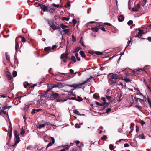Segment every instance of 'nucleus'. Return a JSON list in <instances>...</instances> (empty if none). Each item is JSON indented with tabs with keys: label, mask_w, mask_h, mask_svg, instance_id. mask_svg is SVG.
Instances as JSON below:
<instances>
[{
	"label": "nucleus",
	"mask_w": 151,
	"mask_h": 151,
	"mask_svg": "<svg viewBox=\"0 0 151 151\" xmlns=\"http://www.w3.org/2000/svg\"><path fill=\"white\" fill-rule=\"evenodd\" d=\"M82 37H81L80 40V43H81L82 46L84 47H86V46L84 45L83 41H82Z\"/></svg>",
	"instance_id": "27"
},
{
	"label": "nucleus",
	"mask_w": 151,
	"mask_h": 151,
	"mask_svg": "<svg viewBox=\"0 0 151 151\" xmlns=\"http://www.w3.org/2000/svg\"><path fill=\"white\" fill-rule=\"evenodd\" d=\"M50 97L52 100H54L55 99L60 97L59 94L58 93L55 92L54 91H52V93Z\"/></svg>",
	"instance_id": "3"
},
{
	"label": "nucleus",
	"mask_w": 151,
	"mask_h": 151,
	"mask_svg": "<svg viewBox=\"0 0 151 151\" xmlns=\"http://www.w3.org/2000/svg\"><path fill=\"white\" fill-rule=\"evenodd\" d=\"M18 39L17 37L15 39V49L16 51H17L19 48V45L17 41V39Z\"/></svg>",
	"instance_id": "14"
},
{
	"label": "nucleus",
	"mask_w": 151,
	"mask_h": 151,
	"mask_svg": "<svg viewBox=\"0 0 151 151\" xmlns=\"http://www.w3.org/2000/svg\"><path fill=\"white\" fill-rule=\"evenodd\" d=\"M6 75L7 76V78L9 80H10L12 79V76L11 73L9 71H7L6 72Z\"/></svg>",
	"instance_id": "12"
},
{
	"label": "nucleus",
	"mask_w": 151,
	"mask_h": 151,
	"mask_svg": "<svg viewBox=\"0 0 151 151\" xmlns=\"http://www.w3.org/2000/svg\"><path fill=\"white\" fill-rule=\"evenodd\" d=\"M10 129L9 130V132L7 133L9 137V139L10 140L12 137V129L11 125V124L10 123Z\"/></svg>",
	"instance_id": "7"
},
{
	"label": "nucleus",
	"mask_w": 151,
	"mask_h": 151,
	"mask_svg": "<svg viewBox=\"0 0 151 151\" xmlns=\"http://www.w3.org/2000/svg\"><path fill=\"white\" fill-rule=\"evenodd\" d=\"M14 65H15L16 66H17L18 63V60L17 59L16 57L15 56L14 58Z\"/></svg>",
	"instance_id": "20"
},
{
	"label": "nucleus",
	"mask_w": 151,
	"mask_h": 151,
	"mask_svg": "<svg viewBox=\"0 0 151 151\" xmlns=\"http://www.w3.org/2000/svg\"><path fill=\"white\" fill-rule=\"evenodd\" d=\"M147 99L149 106L151 107V101H150L148 98H147Z\"/></svg>",
	"instance_id": "62"
},
{
	"label": "nucleus",
	"mask_w": 151,
	"mask_h": 151,
	"mask_svg": "<svg viewBox=\"0 0 151 151\" xmlns=\"http://www.w3.org/2000/svg\"><path fill=\"white\" fill-rule=\"evenodd\" d=\"M78 54L76 53L75 54V56L77 60L78 61H80V58L78 57Z\"/></svg>",
	"instance_id": "36"
},
{
	"label": "nucleus",
	"mask_w": 151,
	"mask_h": 151,
	"mask_svg": "<svg viewBox=\"0 0 151 151\" xmlns=\"http://www.w3.org/2000/svg\"><path fill=\"white\" fill-rule=\"evenodd\" d=\"M135 107L136 108H138L139 109H141L142 108V107L141 106H139L137 105H135Z\"/></svg>",
	"instance_id": "64"
},
{
	"label": "nucleus",
	"mask_w": 151,
	"mask_h": 151,
	"mask_svg": "<svg viewBox=\"0 0 151 151\" xmlns=\"http://www.w3.org/2000/svg\"><path fill=\"white\" fill-rule=\"evenodd\" d=\"M122 93H120L119 94V99L117 100V101L118 102H120L121 101L122 99V98H121L122 97Z\"/></svg>",
	"instance_id": "41"
},
{
	"label": "nucleus",
	"mask_w": 151,
	"mask_h": 151,
	"mask_svg": "<svg viewBox=\"0 0 151 151\" xmlns=\"http://www.w3.org/2000/svg\"><path fill=\"white\" fill-rule=\"evenodd\" d=\"M111 110V109L110 108L107 109H106V113H108L110 112Z\"/></svg>",
	"instance_id": "53"
},
{
	"label": "nucleus",
	"mask_w": 151,
	"mask_h": 151,
	"mask_svg": "<svg viewBox=\"0 0 151 151\" xmlns=\"http://www.w3.org/2000/svg\"><path fill=\"white\" fill-rule=\"evenodd\" d=\"M5 55L6 60H7L9 62L10 61L9 56L8 55L7 53V52H6Z\"/></svg>",
	"instance_id": "33"
},
{
	"label": "nucleus",
	"mask_w": 151,
	"mask_h": 151,
	"mask_svg": "<svg viewBox=\"0 0 151 151\" xmlns=\"http://www.w3.org/2000/svg\"><path fill=\"white\" fill-rule=\"evenodd\" d=\"M93 31L98 32L99 29L97 27H91V29Z\"/></svg>",
	"instance_id": "23"
},
{
	"label": "nucleus",
	"mask_w": 151,
	"mask_h": 151,
	"mask_svg": "<svg viewBox=\"0 0 151 151\" xmlns=\"http://www.w3.org/2000/svg\"><path fill=\"white\" fill-rule=\"evenodd\" d=\"M70 31L69 29H64L63 30V32H65V34H67L68 35V33Z\"/></svg>",
	"instance_id": "32"
},
{
	"label": "nucleus",
	"mask_w": 151,
	"mask_h": 151,
	"mask_svg": "<svg viewBox=\"0 0 151 151\" xmlns=\"http://www.w3.org/2000/svg\"><path fill=\"white\" fill-rule=\"evenodd\" d=\"M107 138V137L105 135H104L101 137V139L103 140H105Z\"/></svg>",
	"instance_id": "48"
},
{
	"label": "nucleus",
	"mask_w": 151,
	"mask_h": 151,
	"mask_svg": "<svg viewBox=\"0 0 151 151\" xmlns=\"http://www.w3.org/2000/svg\"><path fill=\"white\" fill-rule=\"evenodd\" d=\"M140 123L141 125L142 126L145 124V122L143 120H141Z\"/></svg>",
	"instance_id": "61"
},
{
	"label": "nucleus",
	"mask_w": 151,
	"mask_h": 151,
	"mask_svg": "<svg viewBox=\"0 0 151 151\" xmlns=\"http://www.w3.org/2000/svg\"><path fill=\"white\" fill-rule=\"evenodd\" d=\"M124 17L122 15H120L118 18V20L120 22L123 21L124 19Z\"/></svg>",
	"instance_id": "18"
},
{
	"label": "nucleus",
	"mask_w": 151,
	"mask_h": 151,
	"mask_svg": "<svg viewBox=\"0 0 151 151\" xmlns=\"http://www.w3.org/2000/svg\"><path fill=\"white\" fill-rule=\"evenodd\" d=\"M140 7V5L139 4H137L136 6L132 9V11L133 12H136L138 11Z\"/></svg>",
	"instance_id": "8"
},
{
	"label": "nucleus",
	"mask_w": 151,
	"mask_h": 151,
	"mask_svg": "<svg viewBox=\"0 0 151 151\" xmlns=\"http://www.w3.org/2000/svg\"><path fill=\"white\" fill-rule=\"evenodd\" d=\"M92 78H93V77L91 76L89 78H88L84 82H83V83H81L79 84H76V85L70 86H73V87L75 89H76L77 88L79 87V86H82V85L85 84L90 79H92Z\"/></svg>",
	"instance_id": "2"
},
{
	"label": "nucleus",
	"mask_w": 151,
	"mask_h": 151,
	"mask_svg": "<svg viewBox=\"0 0 151 151\" xmlns=\"http://www.w3.org/2000/svg\"><path fill=\"white\" fill-rule=\"evenodd\" d=\"M31 105V104H30L29 105H26L24 108V111H25V112L26 113L27 112V113H28L29 111V108L30 107V106Z\"/></svg>",
	"instance_id": "13"
},
{
	"label": "nucleus",
	"mask_w": 151,
	"mask_h": 151,
	"mask_svg": "<svg viewBox=\"0 0 151 151\" xmlns=\"http://www.w3.org/2000/svg\"><path fill=\"white\" fill-rule=\"evenodd\" d=\"M47 11L49 12H50V13H53V12L52 10V9H51V8L50 7H48V8L47 9Z\"/></svg>",
	"instance_id": "47"
},
{
	"label": "nucleus",
	"mask_w": 151,
	"mask_h": 151,
	"mask_svg": "<svg viewBox=\"0 0 151 151\" xmlns=\"http://www.w3.org/2000/svg\"><path fill=\"white\" fill-rule=\"evenodd\" d=\"M81 49L80 47H76L74 50L73 52L74 53H77Z\"/></svg>",
	"instance_id": "24"
},
{
	"label": "nucleus",
	"mask_w": 151,
	"mask_h": 151,
	"mask_svg": "<svg viewBox=\"0 0 151 151\" xmlns=\"http://www.w3.org/2000/svg\"><path fill=\"white\" fill-rule=\"evenodd\" d=\"M1 112L2 113H3L5 114H7L8 115V114L7 113L6 111H4V110H2L1 111Z\"/></svg>",
	"instance_id": "59"
},
{
	"label": "nucleus",
	"mask_w": 151,
	"mask_h": 151,
	"mask_svg": "<svg viewBox=\"0 0 151 151\" xmlns=\"http://www.w3.org/2000/svg\"><path fill=\"white\" fill-rule=\"evenodd\" d=\"M14 134L15 138L16 139V143H18L20 141V138L19 137V134L18 132L16 130H14Z\"/></svg>",
	"instance_id": "4"
},
{
	"label": "nucleus",
	"mask_w": 151,
	"mask_h": 151,
	"mask_svg": "<svg viewBox=\"0 0 151 151\" xmlns=\"http://www.w3.org/2000/svg\"><path fill=\"white\" fill-rule=\"evenodd\" d=\"M17 72L16 71H13V72L12 73V75L14 77H16L17 76Z\"/></svg>",
	"instance_id": "42"
},
{
	"label": "nucleus",
	"mask_w": 151,
	"mask_h": 151,
	"mask_svg": "<svg viewBox=\"0 0 151 151\" xmlns=\"http://www.w3.org/2000/svg\"><path fill=\"white\" fill-rule=\"evenodd\" d=\"M71 60L74 63H75L76 62V58L73 55H72L71 56Z\"/></svg>",
	"instance_id": "29"
},
{
	"label": "nucleus",
	"mask_w": 151,
	"mask_h": 151,
	"mask_svg": "<svg viewBox=\"0 0 151 151\" xmlns=\"http://www.w3.org/2000/svg\"><path fill=\"white\" fill-rule=\"evenodd\" d=\"M109 148L111 150H114V146L111 144H110L109 145Z\"/></svg>",
	"instance_id": "45"
},
{
	"label": "nucleus",
	"mask_w": 151,
	"mask_h": 151,
	"mask_svg": "<svg viewBox=\"0 0 151 151\" xmlns=\"http://www.w3.org/2000/svg\"><path fill=\"white\" fill-rule=\"evenodd\" d=\"M60 27L63 29H65L66 28L68 27V26L65 25L63 24H60Z\"/></svg>",
	"instance_id": "19"
},
{
	"label": "nucleus",
	"mask_w": 151,
	"mask_h": 151,
	"mask_svg": "<svg viewBox=\"0 0 151 151\" xmlns=\"http://www.w3.org/2000/svg\"><path fill=\"white\" fill-rule=\"evenodd\" d=\"M60 58L61 59L65 58L66 59H70V58H69L68 56L67 55H65V53L62 54L60 56Z\"/></svg>",
	"instance_id": "11"
},
{
	"label": "nucleus",
	"mask_w": 151,
	"mask_h": 151,
	"mask_svg": "<svg viewBox=\"0 0 151 151\" xmlns=\"http://www.w3.org/2000/svg\"><path fill=\"white\" fill-rule=\"evenodd\" d=\"M41 9L43 11V12L47 11L48 7V6H45V5H43L41 6Z\"/></svg>",
	"instance_id": "15"
},
{
	"label": "nucleus",
	"mask_w": 151,
	"mask_h": 151,
	"mask_svg": "<svg viewBox=\"0 0 151 151\" xmlns=\"http://www.w3.org/2000/svg\"><path fill=\"white\" fill-rule=\"evenodd\" d=\"M69 20V18L68 17H63L62 18V20H66L68 21Z\"/></svg>",
	"instance_id": "51"
},
{
	"label": "nucleus",
	"mask_w": 151,
	"mask_h": 151,
	"mask_svg": "<svg viewBox=\"0 0 151 151\" xmlns=\"http://www.w3.org/2000/svg\"><path fill=\"white\" fill-rule=\"evenodd\" d=\"M72 41L73 42H75L76 40V37H75L73 35H72Z\"/></svg>",
	"instance_id": "49"
},
{
	"label": "nucleus",
	"mask_w": 151,
	"mask_h": 151,
	"mask_svg": "<svg viewBox=\"0 0 151 151\" xmlns=\"http://www.w3.org/2000/svg\"><path fill=\"white\" fill-rule=\"evenodd\" d=\"M52 143L51 142H49L48 144L47 145V147L46 148V149H47V148L49 146H51L52 145Z\"/></svg>",
	"instance_id": "58"
},
{
	"label": "nucleus",
	"mask_w": 151,
	"mask_h": 151,
	"mask_svg": "<svg viewBox=\"0 0 151 151\" xmlns=\"http://www.w3.org/2000/svg\"><path fill=\"white\" fill-rule=\"evenodd\" d=\"M80 54L81 55L83 58H86V56L85 55V53L83 51H81L79 52Z\"/></svg>",
	"instance_id": "22"
},
{
	"label": "nucleus",
	"mask_w": 151,
	"mask_h": 151,
	"mask_svg": "<svg viewBox=\"0 0 151 151\" xmlns=\"http://www.w3.org/2000/svg\"><path fill=\"white\" fill-rule=\"evenodd\" d=\"M119 74L110 73L108 75L109 79H117L119 78Z\"/></svg>",
	"instance_id": "1"
},
{
	"label": "nucleus",
	"mask_w": 151,
	"mask_h": 151,
	"mask_svg": "<svg viewBox=\"0 0 151 151\" xmlns=\"http://www.w3.org/2000/svg\"><path fill=\"white\" fill-rule=\"evenodd\" d=\"M104 25H107L109 26H111L112 25L110 23L107 22L104 23Z\"/></svg>",
	"instance_id": "63"
},
{
	"label": "nucleus",
	"mask_w": 151,
	"mask_h": 151,
	"mask_svg": "<svg viewBox=\"0 0 151 151\" xmlns=\"http://www.w3.org/2000/svg\"><path fill=\"white\" fill-rule=\"evenodd\" d=\"M25 132V131L24 130H22L20 132V134L22 135H23Z\"/></svg>",
	"instance_id": "60"
},
{
	"label": "nucleus",
	"mask_w": 151,
	"mask_h": 151,
	"mask_svg": "<svg viewBox=\"0 0 151 151\" xmlns=\"http://www.w3.org/2000/svg\"><path fill=\"white\" fill-rule=\"evenodd\" d=\"M83 100L82 99L81 97H80L78 96L77 97V99H76V100L78 101H82Z\"/></svg>",
	"instance_id": "40"
},
{
	"label": "nucleus",
	"mask_w": 151,
	"mask_h": 151,
	"mask_svg": "<svg viewBox=\"0 0 151 151\" xmlns=\"http://www.w3.org/2000/svg\"><path fill=\"white\" fill-rule=\"evenodd\" d=\"M48 24H49L51 27H52L53 26H54V24L53 20L49 21L48 20H47Z\"/></svg>",
	"instance_id": "16"
},
{
	"label": "nucleus",
	"mask_w": 151,
	"mask_h": 151,
	"mask_svg": "<svg viewBox=\"0 0 151 151\" xmlns=\"http://www.w3.org/2000/svg\"><path fill=\"white\" fill-rule=\"evenodd\" d=\"M109 80L112 83H116L118 82L116 80V79H115L114 80H111V79Z\"/></svg>",
	"instance_id": "44"
},
{
	"label": "nucleus",
	"mask_w": 151,
	"mask_h": 151,
	"mask_svg": "<svg viewBox=\"0 0 151 151\" xmlns=\"http://www.w3.org/2000/svg\"><path fill=\"white\" fill-rule=\"evenodd\" d=\"M133 21L132 20H129L127 22V24L128 25L130 26L133 23Z\"/></svg>",
	"instance_id": "52"
},
{
	"label": "nucleus",
	"mask_w": 151,
	"mask_h": 151,
	"mask_svg": "<svg viewBox=\"0 0 151 151\" xmlns=\"http://www.w3.org/2000/svg\"><path fill=\"white\" fill-rule=\"evenodd\" d=\"M45 124H39L38 126H37V128L39 129H40L42 127H44L45 126Z\"/></svg>",
	"instance_id": "25"
},
{
	"label": "nucleus",
	"mask_w": 151,
	"mask_h": 151,
	"mask_svg": "<svg viewBox=\"0 0 151 151\" xmlns=\"http://www.w3.org/2000/svg\"><path fill=\"white\" fill-rule=\"evenodd\" d=\"M54 30L58 29L59 31H60L61 30L60 28L58 26H57L54 24V26H53V27H52Z\"/></svg>",
	"instance_id": "21"
},
{
	"label": "nucleus",
	"mask_w": 151,
	"mask_h": 151,
	"mask_svg": "<svg viewBox=\"0 0 151 151\" xmlns=\"http://www.w3.org/2000/svg\"><path fill=\"white\" fill-rule=\"evenodd\" d=\"M96 26L98 27L99 28L102 30L104 31H106L105 28L103 27V25L98 24L96 25Z\"/></svg>",
	"instance_id": "10"
},
{
	"label": "nucleus",
	"mask_w": 151,
	"mask_h": 151,
	"mask_svg": "<svg viewBox=\"0 0 151 151\" xmlns=\"http://www.w3.org/2000/svg\"><path fill=\"white\" fill-rule=\"evenodd\" d=\"M47 87L48 88L47 89L45 92V94H46L50 90L53 88L52 84H47Z\"/></svg>",
	"instance_id": "6"
},
{
	"label": "nucleus",
	"mask_w": 151,
	"mask_h": 151,
	"mask_svg": "<svg viewBox=\"0 0 151 151\" xmlns=\"http://www.w3.org/2000/svg\"><path fill=\"white\" fill-rule=\"evenodd\" d=\"M139 139H144V136L143 134H141L139 136Z\"/></svg>",
	"instance_id": "31"
},
{
	"label": "nucleus",
	"mask_w": 151,
	"mask_h": 151,
	"mask_svg": "<svg viewBox=\"0 0 151 151\" xmlns=\"http://www.w3.org/2000/svg\"><path fill=\"white\" fill-rule=\"evenodd\" d=\"M147 1V0H143L142 2V5L144 6Z\"/></svg>",
	"instance_id": "54"
},
{
	"label": "nucleus",
	"mask_w": 151,
	"mask_h": 151,
	"mask_svg": "<svg viewBox=\"0 0 151 151\" xmlns=\"http://www.w3.org/2000/svg\"><path fill=\"white\" fill-rule=\"evenodd\" d=\"M95 54H96L97 55H101L103 54V53L99 51H96Z\"/></svg>",
	"instance_id": "38"
},
{
	"label": "nucleus",
	"mask_w": 151,
	"mask_h": 151,
	"mask_svg": "<svg viewBox=\"0 0 151 151\" xmlns=\"http://www.w3.org/2000/svg\"><path fill=\"white\" fill-rule=\"evenodd\" d=\"M41 110H42V109H33L31 112V113L32 114H35L36 112H38Z\"/></svg>",
	"instance_id": "17"
},
{
	"label": "nucleus",
	"mask_w": 151,
	"mask_h": 151,
	"mask_svg": "<svg viewBox=\"0 0 151 151\" xmlns=\"http://www.w3.org/2000/svg\"><path fill=\"white\" fill-rule=\"evenodd\" d=\"M51 48L49 47H47L44 48V50L46 52H48L50 50Z\"/></svg>",
	"instance_id": "30"
},
{
	"label": "nucleus",
	"mask_w": 151,
	"mask_h": 151,
	"mask_svg": "<svg viewBox=\"0 0 151 151\" xmlns=\"http://www.w3.org/2000/svg\"><path fill=\"white\" fill-rule=\"evenodd\" d=\"M134 98L135 99H136V101H137L138 99H139V101L141 103H142V102H144V100L143 99H139V98H136L135 97Z\"/></svg>",
	"instance_id": "50"
},
{
	"label": "nucleus",
	"mask_w": 151,
	"mask_h": 151,
	"mask_svg": "<svg viewBox=\"0 0 151 151\" xmlns=\"http://www.w3.org/2000/svg\"><path fill=\"white\" fill-rule=\"evenodd\" d=\"M72 22L73 23V26H74L77 22L76 20L75 19H73Z\"/></svg>",
	"instance_id": "46"
},
{
	"label": "nucleus",
	"mask_w": 151,
	"mask_h": 151,
	"mask_svg": "<svg viewBox=\"0 0 151 151\" xmlns=\"http://www.w3.org/2000/svg\"><path fill=\"white\" fill-rule=\"evenodd\" d=\"M95 52L94 51H89L88 52V53L92 55H93L95 53Z\"/></svg>",
	"instance_id": "56"
},
{
	"label": "nucleus",
	"mask_w": 151,
	"mask_h": 151,
	"mask_svg": "<svg viewBox=\"0 0 151 151\" xmlns=\"http://www.w3.org/2000/svg\"><path fill=\"white\" fill-rule=\"evenodd\" d=\"M106 98L107 100H111V96H108L106 95Z\"/></svg>",
	"instance_id": "57"
},
{
	"label": "nucleus",
	"mask_w": 151,
	"mask_h": 151,
	"mask_svg": "<svg viewBox=\"0 0 151 151\" xmlns=\"http://www.w3.org/2000/svg\"><path fill=\"white\" fill-rule=\"evenodd\" d=\"M138 31L139 32L137 33V35H136V37H139V38H140L139 37V36L141 37L142 36L141 35V29H139Z\"/></svg>",
	"instance_id": "26"
},
{
	"label": "nucleus",
	"mask_w": 151,
	"mask_h": 151,
	"mask_svg": "<svg viewBox=\"0 0 151 151\" xmlns=\"http://www.w3.org/2000/svg\"><path fill=\"white\" fill-rule=\"evenodd\" d=\"M123 80L125 81L127 83H128L131 81V80L130 79L128 78H124L123 79Z\"/></svg>",
	"instance_id": "43"
},
{
	"label": "nucleus",
	"mask_w": 151,
	"mask_h": 151,
	"mask_svg": "<svg viewBox=\"0 0 151 151\" xmlns=\"http://www.w3.org/2000/svg\"><path fill=\"white\" fill-rule=\"evenodd\" d=\"M57 86L58 88H62L63 87L65 86H68L70 87H73V86H70L76 85V84H74L72 85H65L64 83H62L60 82H58L57 83Z\"/></svg>",
	"instance_id": "5"
},
{
	"label": "nucleus",
	"mask_w": 151,
	"mask_h": 151,
	"mask_svg": "<svg viewBox=\"0 0 151 151\" xmlns=\"http://www.w3.org/2000/svg\"><path fill=\"white\" fill-rule=\"evenodd\" d=\"M96 104L97 105H98L101 106H103V103L102 104L99 103L98 102H96Z\"/></svg>",
	"instance_id": "55"
},
{
	"label": "nucleus",
	"mask_w": 151,
	"mask_h": 151,
	"mask_svg": "<svg viewBox=\"0 0 151 151\" xmlns=\"http://www.w3.org/2000/svg\"><path fill=\"white\" fill-rule=\"evenodd\" d=\"M64 148L63 149H64L65 150H68L70 147V146L65 145L64 146Z\"/></svg>",
	"instance_id": "39"
},
{
	"label": "nucleus",
	"mask_w": 151,
	"mask_h": 151,
	"mask_svg": "<svg viewBox=\"0 0 151 151\" xmlns=\"http://www.w3.org/2000/svg\"><path fill=\"white\" fill-rule=\"evenodd\" d=\"M19 37L22 38L21 41L22 42H25L26 39L24 37H22L21 35H20Z\"/></svg>",
	"instance_id": "34"
},
{
	"label": "nucleus",
	"mask_w": 151,
	"mask_h": 151,
	"mask_svg": "<svg viewBox=\"0 0 151 151\" xmlns=\"http://www.w3.org/2000/svg\"><path fill=\"white\" fill-rule=\"evenodd\" d=\"M73 112L75 114H77L78 115L80 114L79 112L76 109H74L73 110Z\"/></svg>",
	"instance_id": "37"
},
{
	"label": "nucleus",
	"mask_w": 151,
	"mask_h": 151,
	"mask_svg": "<svg viewBox=\"0 0 151 151\" xmlns=\"http://www.w3.org/2000/svg\"><path fill=\"white\" fill-rule=\"evenodd\" d=\"M103 106H104L103 109H104L105 108L107 107L109 105V103L106 102L103 103Z\"/></svg>",
	"instance_id": "28"
},
{
	"label": "nucleus",
	"mask_w": 151,
	"mask_h": 151,
	"mask_svg": "<svg viewBox=\"0 0 151 151\" xmlns=\"http://www.w3.org/2000/svg\"><path fill=\"white\" fill-rule=\"evenodd\" d=\"M93 98H95L96 99H97L98 98H99V95L96 94V93L94 94L93 95Z\"/></svg>",
	"instance_id": "35"
},
{
	"label": "nucleus",
	"mask_w": 151,
	"mask_h": 151,
	"mask_svg": "<svg viewBox=\"0 0 151 151\" xmlns=\"http://www.w3.org/2000/svg\"><path fill=\"white\" fill-rule=\"evenodd\" d=\"M36 85H37L36 84H33L32 86H30V84H29L27 82H25L24 83V88H27L28 86L29 87V88H34V86H36Z\"/></svg>",
	"instance_id": "9"
}]
</instances>
